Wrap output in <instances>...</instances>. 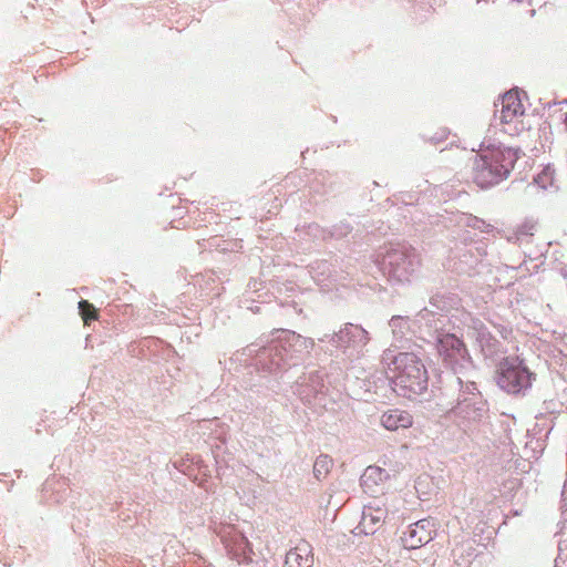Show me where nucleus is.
Wrapping results in <instances>:
<instances>
[{
    "label": "nucleus",
    "mask_w": 567,
    "mask_h": 567,
    "mask_svg": "<svg viewBox=\"0 0 567 567\" xmlns=\"http://www.w3.org/2000/svg\"><path fill=\"white\" fill-rule=\"evenodd\" d=\"M388 369L396 391L405 398L424 393L427 389L429 375L422 360L414 353L400 352L391 358Z\"/></svg>",
    "instance_id": "f257e3e1"
},
{
    "label": "nucleus",
    "mask_w": 567,
    "mask_h": 567,
    "mask_svg": "<svg viewBox=\"0 0 567 567\" xmlns=\"http://www.w3.org/2000/svg\"><path fill=\"white\" fill-rule=\"evenodd\" d=\"M530 384V373L518 357H506L498 363V386L518 393Z\"/></svg>",
    "instance_id": "f03ea898"
},
{
    "label": "nucleus",
    "mask_w": 567,
    "mask_h": 567,
    "mask_svg": "<svg viewBox=\"0 0 567 567\" xmlns=\"http://www.w3.org/2000/svg\"><path fill=\"white\" fill-rule=\"evenodd\" d=\"M501 124L508 135H516L523 130L520 117L524 115V106L517 90H511L502 96Z\"/></svg>",
    "instance_id": "7ed1b4c3"
},
{
    "label": "nucleus",
    "mask_w": 567,
    "mask_h": 567,
    "mask_svg": "<svg viewBox=\"0 0 567 567\" xmlns=\"http://www.w3.org/2000/svg\"><path fill=\"white\" fill-rule=\"evenodd\" d=\"M433 525L430 520L421 519L408 527L401 537L406 549H416L433 538Z\"/></svg>",
    "instance_id": "20e7f679"
},
{
    "label": "nucleus",
    "mask_w": 567,
    "mask_h": 567,
    "mask_svg": "<svg viewBox=\"0 0 567 567\" xmlns=\"http://www.w3.org/2000/svg\"><path fill=\"white\" fill-rule=\"evenodd\" d=\"M386 514L388 511L384 506L368 505L363 509L358 528L365 535H372L382 527Z\"/></svg>",
    "instance_id": "39448f33"
},
{
    "label": "nucleus",
    "mask_w": 567,
    "mask_h": 567,
    "mask_svg": "<svg viewBox=\"0 0 567 567\" xmlns=\"http://www.w3.org/2000/svg\"><path fill=\"white\" fill-rule=\"evenodd\" d=\"M381 424L389 431H398L400 429H409L413 424V416L400 409H391L381 415Z\"/></svg>",
    "instance_id": "423d86ee"
},
{
    "label": "nucleus",
    "mask_w": 567,
    "mask_h": 567,
    "mask_svg": "<svg viewBox=\"0 0 567 567\" xmlns=\"http://www.w3.org/2000/svg\"><path fill=\"white\" fill-rule=\"evenodd\" d=\"M312 555L308 544H300L286 555L285 567H311Z\"/></svg>",
    "instance_id": "0eeeda50"
},
{
    "label": "nucleus",
    "mask_w": 567,
    "mask_h": 567,
    "mask_svg": "<svg viewBox=\"0 0 567 567\" xmlns=\"http://www.w3.org/2000/svg\"><path fill=\"white\" fill-rule=\"evenodd\" d=\"M386 478L388 474L383 468L379 466H369L361 477V485L367 493L374 494L377 493L375 487Z\"/></svg>",
    "instance_id": "6e6552de"
},
{
    "label": "nucleus",
    "mask_w": 567,
    "mask_h": 567,
    "mask_svg": "<svg viewBox=\"0 0 567 567\" xmlns=\"http://www.w3.org/2000/svg\"><path fill=\"white\" fill-rule=\"evenodd\" d=\"M439 351L445 359H453L464 351L463 342L454 334H446L440 339Z\"/></svg>",
    "instance_id": "1a4fd4ad"
},
{
    "label": "nucleus",
    "mask_w": 567,
    "mask_h": 567,
    "mask_svg": "<svg viewBox=\"0 0 567 567\" xmlns=\"http://www.w3.org/2000/svg\"><path fill=\"white\" fill-rule=\"evenodd\" d=\"M518 158V151L512 147H498V178H506Z\"/></svg>",
    "instance_id": "9d476101"
},
{
    "label": "nucleus",
    "mask_w": 567,
    "mask_h": 567,
    "mask_svg": "<svg viewBox=\"0 0 567 567\" xmlns=\"http://www.w3.org/2000/svg\"><path fill=\"white\" fill-rule=\"evenodd\" d=\"M79 309L85 324H90L92 320L99 319V312L96 308L87 300H81L79 302Z\"/></svg>",
    "instance_id": "9b49d317"
},
{
    "label": "nucleus",
    "mask_w": 567,
    "mask_h": 567,
    "mask_svg": "<svg viewBox=\"0 0 567 567\" xmlns=\"http://www.w3.org/2000/svg\"><path fill=\"white\" fill-rule=\"evenodd\" d=\"M331 466V458H329L327 455H321L315 462L313 472L316 476L319 477L320 475L327 474Z\"/></svg>",
    "instance_id": "f8f14e48"
},
{
    "label": "nucleus",
    "mask_w": 567,
    "mask_h": 567,
    "mask_svg": "<svg viewBox=\"0 0 567 567\" xmlns=\"http://www.w3.org/2000/svg\"><path fill=\"white\" fill-rule=\"evenodd\" d=\"M565 124L567 125V113L565 115V120H564Z\"/></svg>",
    "instance_id": "ddd939ff"
},
{
    "label": "nucleus",
    "mask_w": 567,
    "mask_h": 567,
    "mask_svg": "<svg viewBox=\"0 0 567 567\" xmlns=\"http://www.w3.org/2000/svg\"><path fill=\"white\" fill-rule=\"evenodd\" d=\"M524 235H527V233H520L519 236H524ZM518 239H520V237H518Z\"/></svg>",
    "instance_id": "4468645a"
}]
</instances>
